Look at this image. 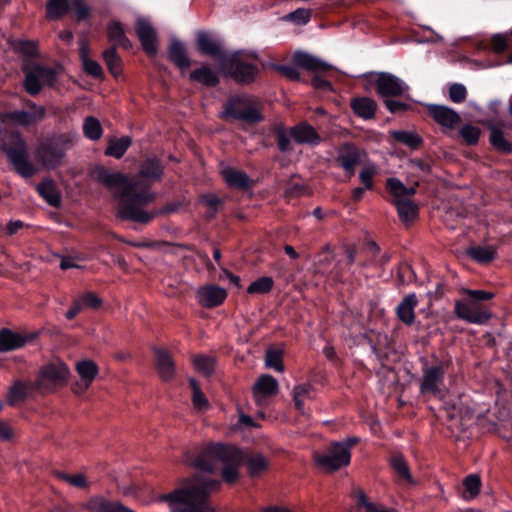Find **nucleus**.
Here are the masks:
<instances>
[{"instance_id":"nucleus-1","label":"nucleus","mask_w":512,"mask_h":512,"mask_svg":"<svg viewBox=\"0 0 512 512\" xmlns=\"http://www.w3.org/2000/svg\"><path fill=\"white\" fill-rule=\"evenodd\" d=\"M219 488V480L194 475L183 479L172 491L160 495L158 500L167 505L168 512H215L210 496Z\"/></svg>"},{"instance_id":"nucleus-2","label":"nucleus","mask_w":512,"mask_h":512,"mask_svg":"<svg viewBox=\"0 0 512 512\" xmlns=\"http://www.w3.org/2000/svg\"><path fill=\"white\" fill-rule=\"evenodd\" d=\"M88 174L94 181L113 191L114 199L119 202L118 216L120 218L122 208L128 203L147 205L155 199V193L147 189L143 188L141 192H138V181L129 179L120 171H111L104 166L95 165L89 169Z\"/></svg>"},{"instance_id":"nucleus-3","label":"nucleus","mask_w":512,"mask_h":512,"mask_svg":"<svg viewBox=\"0 0 512 512\" xmlns=\"http://www.w3.org/2000/svg\"><path fill=\"white\" fill-rule=\"evenodd\" d=\"M243 461V453L235 446L212 444L204 448L191 465L203 472L221 470L224 481L231 484L237 480Z\"/></svg>"},{"instance_id":"nucleus-4","label":"nucleus","mask_w":512,"mask_h":512,"mask_svg":"<svg viewBox=\"0 0 512 512\" xmlns=\"http://www.w3.org/2000/svg\"><path fill=\"white\" fill-rule=\"evenodd\" d=\"M76 135L61 134L42 141L35 150L37 163L45 169H55L63 164L66 152L73 146Z\"/></svg>"},{"instance_id":"nucleus-5","label":"nucleus","mask_w":512,"mask_h":512,"mask_svg":"<svg viewBox=\"0 0 512 512\" xmlns=\"http://www.w3.org/2000/svg\"><path fill=\"white\" fill-rule=\"evenodd\" d=\"M1 148L18 174L30 178L36 173L34 165L29 160L27 143L20 133H5Z\"/></svg>"},{"instance_id":"nucleus-6","label":"nucleus","mask_w":512,"mask_h":512,"mask_svg":"<svg viewBox=\"0 0 512 512\" xmlns=\"http://www.w3.org/2000/svg\"><path fill=\"white\" fill-rule=\"evenodd\" d=\"M222 119L240 120L246 123H257L262 120V115L255 103L247 97H235L230 99L221 112Z\"/></svg>"},{"instance_id":"nucleus-7","label":"nucleus","mask_w":512,"mask_h":512,"mask_svg":"<svg viewBox=\"0 0 512 512\" xmlns=\"http://www.w3.org/2000/svg\"><path fill=\"white\" fill-rule=\"evenodd\" d=\"M70 371L67 365L55 360L44 365L37 376L35 385L42 391H52L66 383Z\"/></svg>"},{"instance_id":"nucleus-8","label":"nucleus","mask_w":512,"mask_h":512,"mask_svg":"<svg viewBox=\"0 0 512 512\" xmlns=\"http://www.w3.org/2000/svg\"><path fill=\"white\" fill-rule=\"evenodd\" d=\"M244 53L237 51L222 57V68L237 82L250 83L254 81L258 69L255 65L243 59Z\"/></svg>"},{"instance_id":"nucleus-9","label":"nucleus","mask_w":512,"mask_h":512,"mask_svg":"<svg viewBox=\"0 0 512 512\" xmlns=\"http://www.w3.org/2000/svg\"><path fill=\"white\" fill-rule=\"evenodd\" d=\"M314 459L323 471L333 472L350 463L351 453L345 444L335 442L324 452L315 453Z\"/></svg>"},{"instance_id":"nucleus-10","label":"nucleus","mask_w":512,"mask_h":512,"mask_svg":"<svg viewBox=\"0 0 512 512\" xmlns=\"http://www.w3.org/2000/svg\"><path fill=\"white\" fill-rule=\"evenodd\" d=\"M25 89L30 95H37L42 87H52L57 81L54 69L34 65L25 69Z\"/></svg>"},{"instance_id":"nucleus-11","label":"nucleus","mask_w":512,"mask_h":512,"mask_svg":"<svg viewBox=\"0 0 512 512\" xmlns=\"http://www.w3.org/2000/svg\"><path fill=\"white\" fill-rule=\"evenodd\" d=\"M143 206L144 205H133L128 203L121 210V218L139 223H148L159 215L175 212L179 208L178 203H171L161 209H154L151 212H148L142 208Z\"/></svg>"},{"instance_id":"nucleus-12","label":"nucleus","mask_w":512,"mask_h":512,"mask_svg":"<svg viewBox=\"0 0 512 512\" xmlns=\"http://www.w3.org/2000/svg\"><path fill=\"white\" fill-rule=\"evenodd\" d=\"M6 117L18 126H31L46 117V110L43 106L33 102L27 103V110H15L8 112Z\"/></svg>"},{"instance_id":"nucleus-13","label":"nucleus","mask_w":512,"mask_h":512,"mask_svg":"<svg viewBox=\"0 0 512 512\" xmlns=\"http://www.w3.org/2000/svg\"><path fill=\"white\" fill-rule=\"evenodd\" d=\"M376 87L382 97L400 96L408 89L402 79L387 72L379 73Z\"/></svg>"},{"instance_id":"nucleus-14","label":"nucleus","mask_w":512,"mask_h":512,"mask_svg":"<svg viewBox=\"0 0 512 512\" xmlns=\"http://www.w3.org/2000/svg\"><path fill=\"white\" fill-rule=\"evenodd\" d=\"M278 382L271 375H261L253 386V397L258 406L266 404L267 399L278 392Z\"/></svg>"},{"instance_id":"nucleus-15","label":"nucleus","mask_w":512,"mask_h":512,"mask_svg":"<svg viewBox=\"0 0 512 512\" xmlns=\"http://www.w3.org/2000/svg\"><path fill=\"white\" fill-rule=\"evenodd\" d=\"M226 298V290L217 285H205L199 287L196 291L197 302L205 308L219 306Z\"/></svg>"},{"instance_id":"nucleus-16","label":"nucleus","mask_w":512,"mask_h":512,"mask_svg":"<svg viewBox=\"0 0 512 512\" xmlns=\"http://www.w3.org/2000/svg\"><path fill=\"white\" fill-rule=\"evenodd\" d=\"M427 107L435 122L445 129H454L461 121L460 115L448 106L428 104Z\"/></svg>"},{"instance_id":"nucleus-17","label":"nucleus","mask_w":512,"mask_h":512,"mask_svg":"<svg viewBox=\"0 0 512 512\" xmlns=\"http://www.w3.org/2000/svg\"><path fill=\"white\" fill-rule=\"evenodd\" d=\"M162 174L163 167L157 158H150L144 161L140 166L138 176L134 178L139 183L138 192H141L143 188L150 191L145 182L158 181L161 179Z\"/></svg>"},{"instance_id":"nucleus-18","label":"nucleus","mask_w":512,"mask_h":512,"mask_svg":"<svg viewBox=\"0 0 512 512\" xmlns=\"http://www.w3.org/2000/svg\"><path fill=\"white\" fill-rule=\"evenodd\" d=\"M455 313L458 318L474 324H483L490 318L489 313L472 302H456Z\"/></svg>"},{"instance_id":"nucleus-19","label":"nucleus","mask_w":512,"mask_h":512,"mask_svg":"<svg viewBox=\"0 0 512 512\" xmlns=\"http://www.w3.org/2000/svg\"><path fill=\"white\" fill-rule=\"evenodd\" d=\"M76 371L80 377V381L75 384L74 392L80 395L92 384L98 374V367L91 360H83L76 364Z\"/></svg>"},{"instance_id":"nucleus-20","label":"nucleus","mask_w":512,"mask_h":512,"mask_svg":"<svg viewBox=\"0 0 512 512\" xmlns=\"http://www.w3.org/2000/svg\"><path fill=\"white\" fill-rule=\"evenodd\" d=\"M135 30L144 51L149 55H155L157 52L156 32L150 22L146 19L138 18Z\"/></svg>"},{"instance_id":"nucleus-21","label":"nucleus","mask_w":512,"mask_h":512,"mask_svg":"<svg viewBox=\"0 0 512 512\" xmlns=\"http://www.w3.org/2000/svg\"><path fill=\"white\" fill-rule=\"evenodd\" d=\"M83 508L90 512H135L118 501H111L104 496L96 495L83 504Z\"/></svg>"},{"instance_id":"nucleus-22","label":"nucleus","mask_w":512,"mask_h":512,"mask_svg":"<svg viewBox=\"0 0 512 512\" xmlns=\"http://www.w3.org/2000/svg\"><path fill=\"white\" fill-rule=\"evenodd\" d=\"M444 378L442 366H433L424 370L420 390L423 394L437 395Z\"/></svg>"},{"instance_id":"nucleus-23","label":"nucleus","mask_w":512,"mask_h":512,"mask_svg":"<svg viewBox=\"0 0 512 512\" xmlns=\"http://www.w3.org/2000/svg\"><path fill=\"white\" fill-rule=\"evenodd\" d=\"M291 138L298 144L317 146L322 138L316 129L307 122L299 123L290 129Z\"/></svg>"},{"instance_id":"nucleus-24","label":"nucleus","mask_w":512,"mask_h":512,"mask_svg":"<svg viewBox=\"0 0 512 512\" xmlns=\"http://www.w3.org/2000/svg\"><path fill=\"white\" fill-rule=\"evenodd\" d=\"M197 44L199 50L211 57H215L219 60L222 65V57L224 55H229L228 53L222 51L221 41L215 37L214 35L208 32H199L197 35Z\"/></svg>"},{"instance_id":"nucleus-25","label":"nucleus","mask_w":512,"mask_h":512,"mask_svg":"<svg viewBox=\"0 0 512 512\" xmlns=\"http://www.w3.org/2000/svg\"><path fill=\"white\" fill-rule=\"evenodd\" d=\"M337 161L349 175H353L355 167L361 161L360 151L353 144L345 143L339 152Z\"/></svg>"},{"instance_id":"nucleus-26","label":"nucleus","mask_w":512,"mask_h":512,"mask_svg":"<svg viewBox=\"0 0 512 512\" xmlns=\"http://www.w3.org/2000/svg\"><path fill=\"white\" fill-rule=\"evenodd\" d=\"M32 339L33 335H22L4 328L0 331V352L21 348Z\"/></svg>"},{"instance_id":"nucleus-27","label":"nucleus","mask_w":512,"mask_h":512,"mask_svg":"<svg viewBox=\"0 0 512 512\" xmlns=\"http://www.w3.org/2000/svg\"><path fill=\"white\" fill-rule=\"evenodd\" d=\"M156 361L155 367L159 377L164 381H169L175 374V363L170 352L165 349H155Z\"/></svg>"},{"instance_id":"nucleus-28","label":"nucleus","mask_w":512,"mask_h":512,"mask_svg":"<svg viewBox=\"0 0 512 512\" xmlns=\"http://www.w3.org/2000/svg\"><path fill=\"white\" fill-rule=\"evenodd\" d=\"M293 62L299 67L314 72L326 71L331 68V65L323 60L302 51L294 53Z\"/></svg>"},{"instance_id":"nucleus-29","label":"nucleus","mask_w":512,"mask_h":512,"mask_svg":"<svg viewBox=\"0 0 512 512\" xmlns=\"http://www.w3.org/2000/svg\"><path fill=\"white\" fill-rule=\"evenodd\" d=\"M418 304L417 297L411 293L403 298L396 308L397 317L401 322L410 326L415 321V308Z\"/></svg>"},{"instance_id":"nucleus-30","label":"nucleus","mask_w":512,"mask_h":512,"mask_svg":"<svg viewBox=\"0 0 512 512\" xmlns=\"http://www.w3.org/2000/svg\"><path fill=\"white\" fill-rule=\"evenodd\" d=\"M190 79L202 85L214 87L219 83V72L207 65H202L190 73Z\"/></svg>"},{"instance_id":"nucleus-31","label":"nucleus","mask_w":512,"mask_h":512,"mask_svg":"<svg viewBox=\"0 0 512 512\" xmlns=\"http://www.w3.org/2000/svg\"><path fill=\"white\" fill-rule=\"evenodd\" d=\"M36 189L49 205L54 207L60 205L61 194L55 181L52 179H45L37 185Z\"/></svg>"},{"instance_id":"nucleus-32","label":"nucleus","mask_w":512,"mask_h":512,"mask_svg":"<svg viewBox=\"0 0 512 512\" xmlns=\"http://www.w3.org/2000/svg\"><path fill=\"white\" fill-rule=\"evenodd\" d=\"M354 113L362 119L368 120L375 116L377 104L368 97L355 98L351 101Z\"/></svg>"},{"instance_id":"nucleus-33","label":"nucleus","mask_w":512,"mask_h":512,"mask_svg":"<svg viewBox=\"0 0 512 512\" xmlns=\"http://www.w3.org/2000/svg\"><path fill=\"white\" fill-rule=\"evenodd\" d=\"M221 174L230 187L246 188L249 183V178L246 173L237 170L231 166H224L221 169Z\"/></svg>"},{"instance_id":"nucleus-34","label":"nucleus","mask_w":512,"mask_h":512,"mask_svg":"<svg viewBox=\"0 0 512 512\" xmlns=\"http://www.w3.org/2000/svg\"><path fill=\"white\" fill-rule=\"evenodd\" d=\"M399 218L404 223L414 221L418 216V206L409 199H394Z\"/></svg>"},{"instance_id":"nucleus-35","label":"nucleus","mask_w":512,"mask_h":512,"mask_svg":"<svg viewBox=\"0 0 512 512\" xmlns=\"http://www.w3.org/2000/svg\"><path fill=\"white\" fill-rule=\"evenodd\" d=\"M79 55L84 70L93 77H101L103 75L102 67L98 62L89 58V47L85 41H81Z\"/></svg>"},{"instance_id":"nucleus-36","label":"nucleus","mask_w":512,"mask_h":512,"mask_svg":"<svg viewBox=\"0 0 512 512\" xmlns=\"http://www.w3.org/2000/svg\"><path fill=\"white\" fill-rule=\"evenodd\" d=\"M293 400L298 411H303L304 404L307 399H311L314 395L313 386L310 383L296 385L293 388Z\"/></svg>"},{"instance_id":"nucleus-37","label":"nucleus","mask_w":512,"mask_h":512,"mask_svg":"<svg viewBox=\"0 0 512 512\" xmlns=\"http://www.w3.org/2000/svg\"><path fill=\"white\" fill-rule=\"evenodd\" d=\"M468 255L479 263H488L495 258L496 249L489 245L471 246L467 250Z\"/></svg>"},{"instance_id":"nucleus-38","label":"nucleus","mask_w":512,"mask_h":512,"mask_svg":"<svg viewBox=\"0 0 512 512\" xmlns=\"http://www.w3.org/2000/svg\"><path fill=\"white\" fill-rule=\"evenodd\" d=\"M488 127L490 129V142L493 147L501 152H512V143L505 138L503 132L492 123H488Z\"/></svg>"},{"instance_id":"nucleus-39","label":"nucleus","mask_w":512,"mask_h":512,"mask_svg":"<svg viewBox=\"0 0 512 512\" xmlns=\"http://www.w3.org/2000/svg\"><path fill=\"white\" fill-rule=\"evenodd\" d=\"M169 57L181 69L188 68L190 65L184 45L177 40L170 45Z\"/></svg>"},{"instance_id":"nucleus-40","label":"nucleus","mask_w":512,"mask_h":512,"mask_svg":"<svg viewBox=\"0 0 512 512\" xmlns=\"http://www.w3.org/2000/svg\"><path fill=\"white\" fill-rule=\"evenodd\" d=\"M390 133L396 141L411 149H417L422 144V138L413 131L393 130Z\"/></svg>"},{"instance_id":"nucleus-41","label":"nucleus","mask_w":512,"mask_h":512,"mask_svg":"<svg viewBox=\"0 0 512 512\" xmlns=\"http://www.w3.org/2000/svg\"><path fill=\"white\" fill-rule=\"evenodd\" d=\"M83 133L90 140L96 141L100 139L103 134L100 121L93 116L86 117L83 123Z\"/></svg>"},{"instance_id":"nucleus-42","label":"nucleus","mask_w":512,"mask_h":512,"mask_svg":"<svg viewBox=\"0 0 512 512\" xmlns=\"http://www.w3.org/2000/svg\"><path fill=\"white\" fill-rule=\"evenodd\" d=\"M108 37L115 45H120L126 49L131 47V42L125 36L124 30L119 22H112L108 26Z\"/></svg>"},{"instance_id":"nucleus-43","label":"nucleus","mask_w":512,"mask_h":512,"mask_svg":"<svg viewBox=\"0 0 512 512\" xmlns=\"http://www.w3.org/2000/svg\"><path fill=\"white\" fill-rule=\"evenodd\" d=\"M464 492L463 498L465 500L474 499L480 492L481 479L477 474H470L463 480Z\"/></svg>"},{"instance_id":"nucleus-44","label":"nucleus","mask_w":512,"mask_h":512,"mask_svg":"<svg viewBox=\"0 0 512 512\" xmlns=\"http://www.w3.org/2000/svg\"><path fill=\"white\" fill-rule=\"evenodd\" d=\"M71 8V0H50L46 5L47 17L58 19Z\"/></svg>"},{"instance_id":"nucleus-45","label":"nucleus","mask_w":512,"mask_h":512,"mask_svg":"<svg viewBox=\"0 0 512 512\" xmlns=\"http://www.w3.org/2000/svg\"><path fill=\"white\" fill-rule=\"evenodd\" d=\"M248 471L252 476L265 472L269 466L268 460L262 454H253L246 460Z\"/></svg>"},{"instance_id":"nucleus-46","label":"nucleus","mask_w":512,"mask_h":512,"mask_svg":"<svg viewBox=\"0 0 512 512\" xmlns=\"http://www.w3.org/2000/svg\"><path fill=\"white\" fill-rule=\"evenodd\" d=\"M130 144L131 139L129 137L111 140L106 148V154L119 159L125 154Z\"/></svg>"},{"instance_id":"nucleus-47","label":"nucleus","mask_w":512,"mask_h":512,"mask_svg":"<svg viewBox=\"0 0 512 512\" xmlns=\"http://www.w3.org/2000/svg\"><path fill=\"white\" fill-rule=\"evenodd\" d=\"M104 61L109 69V71L115 76L118 77L121 74V59L117 54L115 48H109L103 53Z\"/></svg>"},{"instance_id":"nucleus-48","label":"nucleus","mask_w":512,"mask_h":512,"mask_svg":"<svg viewBox=\"0 0 512 512\" xmlns=\"http://www.w3.org/2000/svg\"><path fill=\"white\" fill-rule=\"evenodd\" d=\"M273 284L274 281L271 277L264 276L252 282L248 286L247 292L249 294H266L272 289Z\"/></svg>"},{"instance_id":"nucleus-49","label":"nucleus","mask_w":512,"mask_h":512,"mask_svg":"<svg viewBox=\"0 0 512 512\" xmlns=\"http://www.w3.org/2000/svg\"><path fill=\"white\" fill-rule=\"evenodd\" d=\"M265 364L268 368L274 369L278 372L284 371L283 354L279 349H269L266 352Z\"/></svg>"},{"instance_id":"nucleus-50","label":"nucleus","mask_w":512,"mask_h":512,"mask_svg":"<svg viewBox=\"0 0 512 512\" xmlns=\"http://www.w3.org/2000/svg\"><path fill=\"white\" fill-rule=\"evenodd\" d=\"M58 478L66 482L67 484L80 488V489H88L89 481L83 473L76 474H67V473H58Z\"/></svg>"},{"instance_id":"nucleus-51","label":"nucleus","mask_w":512,"mask_h":512,"mask_svg":"<svg viewBox=\"0 0 512 512\" xmlns=\"http://www.w3.org/2000/svg\"><path fill=\"white\" fill-rule=\"evenodd\" d=\"M378 172V168L374 163H368L359 173V179L365 189L371 190L373 189V179Z\"/></svg>"},{"instance_id":"nucleus-52","label":"nucleus","mask_w":512,"mask_h":512,"mask_svg":"<svg viewBox=\"0 0 512 512\" xmlns=\"http://www.w3.org/2000/svg\"><path fill=\"white\" fill-rule=\"evenodd\" d=\"M190 385L193 390V396H192V402L196 409L198 410H205L209 406V402L205 395L202 393L200 387L198 386L195 379L191 378L189 380Z\"/></svg>"},{"instance_id":"nucleus-53","label":"nucleus","mask_w":512,"mask_h":512,"mask_svg":"<svg viewBox=\"0 0 512 512\" xmlns=\"http://www.w3.org/2000/svg\"><path fill=\"white\" fill-rule=\"evenodd\" d=\"M195 369L205 375H210L214 370V359L208 356L199 355L193 359Z\"/></svg>"},{"instance_id":"nucleus-54","label":"nucleus","mask_w":512,"mask_h":512,"mask_svg":"<svg viewBox=\"0 0 512 512\" xmlns=\"http://www.w3.org/2000/svg\"><path fill=\"white\" fill-rule=\"evenodd\" d=\"M459 134L468 145L477 144L481 131L478 127L466 124L461 127Z\"/></svg>"},{"instance_id":"nucleus-55","label":"nucleus","mask_w":512,"mask_h":512,"mask_svg":"<svg viewBox=\"0 0 512 512\" xmlns=\"http://www.w3.org/2000/svg\"><path fill=\"white\" fill-rule=\"evenodd\" d=\"M391 465L399 478L406 480L409 483L413 482L408 466L401 456L393 457L391 460Z\"/></svg>"},{"instance_id":"nucleus-56","label":"nucleus","mask_w":512,"mask_h":512,"mask_svg":"<svg viewBox=\"0 0 512 512\" xmlns=\"http://www.w3.org/2000/svg\"><path fill=\"white\" fill-rule=\"evenodd\" d=\"M28 390L29 387L25 383L15 382L9 390V402L11 404H15L16 402L23 400L27 396Z\"/></svg>"},{"instance_id":"nucleus-57","label":"nucleus","mask_w":512,"mask_h":512,"mask_svg":"<svg viewBox=\"0 0 512 512\" xmlns=\"http://www.w3.org/2000/svg\"><path fill=\"white\" fill-rule=\"evenodd\" d=\"M387 189L393 195L394 199H406L405 191L406 186L397 178L387 179Z\"/></svg>"},{"instance_id":"nucleus-58","label":"nucleus","mask_w":512,"mask_h":512,"mask_svg":"<svg viewBox=\"0 0 512 512\" xmlns=\"http://www.w3.org/2000/svg\"><path fill=\"white\" fill-rule=\"evenodd\" d=\"M70 9L74 11V15L77 20L87 19L90 13V8L84 3L83 0H71Z\"/></svg>"},{"instance_id":"nucleus-59","label":"nucleus","mask_w":512,"mask_h":512,"mask_svg":"<svg viewBox=\"0 0 512 512\" xmlns=\"http://www.w3.org/2000/svg\"><path fill=\"white\" fill-rule=\"evenodd\" d=\"M467 91L464 85L455 83L449 89V97L454 103H461L465 100Z\"/></svg>"},{"instance_id":"nucleus-60","label":"nucleus","mask_w":512,"mask_h":512,"mask_svg":"<svg viewBox=\"0 0 512 512\" xmlns=\"http://www.w3.org/2000/svg\"><path fill=\"white\" fill-rule=\"evenodd\" d=\"M311 17V12L309 9L299 8L293 12H291L287 18L297 24H306Z\"/></svg>"},{"instance_id":"nucleus-61","label":"nucleus","mask_w":512,"mask_h":512,"mask_svg":"<svg viewBox=\"0 0 512 512\" xmlns=\"http://www.w3.org/2000/svg\"><path fill=\"white\" fill-rule=\"evenodd\" d=\"M78 300L81 303L83 308L84 307L97 308L101 303V300L94 293H86V294L82 295Z\"/></svg>"},{"instance_id":"nucleus-62","label":"nucleus","mask_w":512,"mask_h":512,"mask_svg":"<svg viewBox=\"0 0 512 512\" xmlns=\"http://www.w3.org/2000/svg\"><path fill=\"white\" fill-rule=\"evenodd\" d=\"M492 50L501 53L507 48V38L504 35L496 34L491 38Z\"/></svg>"},{"instance_id":"nucleus-63","label":"nucleus","mask_w":512,"mask_h":512,"mask_svg":"<svg viewBox=\"0 0 512 512\" xmlns=\"http://www.w3.org/2000/svg\"><path fill=\"white\" fill-rule=\"evenodd\" d=\"M17 48L27 56H35L37 53V45L34 41H19Z\"/></svg>"},{"instance_id":"nucleus-64","label":"nucleus","mask_w":512,"mask_h":512,"mask_svg":"<svg viewBox=\"0 0 512 512\" xmlns=\"http://www.w3.org/2000/svg\"><path fill=\"white\" fill-rule=\"evenodd\" d=\"M277 70L290 80H299L300 73L298 69L291 65H279Z\"/></svg>"}]
</instances>
